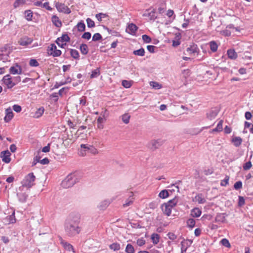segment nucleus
I'll use <instances>...</instances> for the list:
<instances>
[{
  "label": "nucleus",
  "instance_id": "obj_32",
  "mask_svg": "<svg viewBox=\"0 0 253 253\" xmlns=\"http://www.w3.org/2000/svg\"><path fill=\"white\" fill-rule=\"evenodd\" d=\"M122 120L125 124H128L129 122L130 115L128 113H125L121 116Z\"/></svg>",
  "mask_w": 253,
  "mask_h": 253
},
{
  "label": "nucleus",
  "instance_id": "obj_60",
  "mask_svg": "<svg viewBox=\"0 0 253 253\" xmlns=\"http://www.w3.org/2000/svg\"><path fill=\"white\" fill-rule=\"evenodd\" d=\"M252 166V163L250 161L249 162H248L247 163H246L244 165H243V169L244 170H248L249 169H250L251 168Z\"/></svg>",
  "mask_w": 253,
  "mask_h": 253
},
{
  "label": "nucleus",
  "instance_id": "obj_55",
  "mask_svg": "<svg viewBox=\"0 0 253 253\" xmlns=\"http://www.w3.org/2000/svg\"><path fill=\"white\" fill-rule=\"evenodd\" d=\"M234 188L238 190L242 188V182L241 181H238L235 182V183L234 185Z\"/></svg>",
  "mask_w": 253,
  "mask_h": 253
},
{
  "label": "nucleus",
  "instance_id": "obj_22",
  "mask_svg": "<svg viewBox=\"0 0 253 253\" xmlns=\"http://www.w3.org/2000/svg\"><path fill=\"white\" fill-rule=\"evenodd\" d=\"M218 114V112L216 110H210L207 114V117L209 120H212L215 118L217 115Z\"/></svg>",
  "mask_w": 253,
  "mask_h": 253
},
{
  "label": "nucleus",
  "instance_id": "obj_9",
  "mask_svg": "<svg viewBox=\"0 0 253 253\" xmlns=\"http://www.w3.org/2000/svg\"><path fill=\"white\" fill-rule=\"evenodd\" d=\"M56 7L59 12H64L66 14H69L71 12L69 8L63 3H57Z\"/></svg>",
  "mask_w": 253,
  "mask_h": 253
},
{
  "label": "nucleus",
  "instance_id": "obj_39",
  "mask_svg": "<svg viewBox=\"0 0 253 253\" xmlns=\"http://www.w3.org/2000/svg\"><path fill=\"white\" fill-rule=\"evenodd\" d=\"M25 0H16L13 3V7L14 8H16L21 5L25 4Z\"/></svg>",
  "mask_w": 253,
  "mask_h": 253
},
{
  "label": "nucleus",
  "instance_id": "obj_13",
  "mask_svg": "<svg viewBox=\"0 0 253 253\" xmlns=\"http://www.w3.org/2000/svg\"><path fill=\"white\" fill-rule=\"evenodd\" d=\"M186 51L189 54L198 53L199 52V49L197 44L192 43L189 45V47L187 48Z\"/></svg>",
  "mask_w": 253,
  "mask_h": 253
},
{
  "label": "nucleus",
  "instance_id": "obj_36",
  "mask_svg": "<svg viewBox=\"0 0 253 253\" xmlns=\"http://www.w3.org/2000/svg\"><path fill=\"white\" fill-rule=\"evenodd\" d=\"M169 196V191L167 190H163L159 194V197L162 199H165Z\"/></svg>",
  "mask_w": 253,
  "mask_h": 253
},
{
  "label": "nucleus",
  "instance_id": "obj_23",
  "mask_svg": "<svg viewBox=\"0 0 253 253\" xmlns=\"http://www.w3.org/2000/svg\"><path fill=\"white\" fill-rule=\"evenodd\" d=\"M5 222L7 224L13 223L16 222V219L15 217V212L13 211L12 214L9 216H7L5 219Z\"/></svg>",
  "mask_w": 253,
  "mask_h": 253
},
{
  "label": "nucleus",
  "instance_id": "obj_48",
  "mask_svg": "<svg viewBox=\"0 0 253 253\" xmlns=\"http://www.w3.org/2000/svg\"><path fill=\"white\" fill-rule=\"evenodd\" d=\"M229 176L228 175H226L224 179L222 180H221L220 185L222 186H225L229 183Z\"/></svg>",
  "mask_w": 253,
  "mask_h": 253
},
{
  "label": "nucleus",
  "instance_id": "obj_25",
  "mask_svg": "<svg viewBox=\"0 0 253 253\" xmlns=\"http://www.w3.org/2000/svg\"><path fill=\"white\" fill-rule=\"evenodd\" d=\"M194 200L197 202L199 204H204L206 202V200L203 197L202 194H198L195 198Z\"/></svg>",
  "mask_w": 253,
  "mask_h": 253
},
{
  "label": "nucleus",
  "instance_id": "obj_44",
  "mask_svg": "<svg viewBox=\"0 0 253 253\" xmlns=\"http://www.w3.org/2000/svg\"><path fill=\"white\" fill-rule=\"evenodd\" d=\"M150 85L155 89H160L162 87V85L156 82H150Z\"/></svg>",
  "mask_w": 253,
  "mask_h": 253
},
{
  "label": "nucleus",
  "instance_id": "obj_26",
  "mask_svg": "<svg viewBox=\"0 0 253 253\" xmlns=\"http://www.w3.org/2000/svg\"><path fill=\"white\" fill-rule=\"evenodd\" d=\"M232 142L235 147H239L242 142V139L240 137H234L232 139Z\"/></svg>",
  "mask_w": 253,
  "mask_h": 253
},
{
  "label": "nucleus",
  "instance_id": "obj_6",
  "mask_svg": "<svg viewBox=\"0 0 253 253\" xmlns=\"http://www.w3.org/2000/svg\"><path fill=\"white\" fill-rule=\"evenodd\" d=\"M47 53L48 55H51L53 57H58L61 54V51L57 49V47L54 44H51L48 46Z\"/></svg>",
  "mask_w": 253,
  "mask_h": 253
},
{
  "label": "nucleus",
  "instance_id": "obj_62",
  "mask_svg": "<svg viewBox=\"0 0 253 253\" xmlns=\"http://www.w3.org/2000/svg\"><path fill=\"white\" fill-rule=\"evenodd\" d=\"M168 236L169 238L172 241H173L177 238V236L176 235H175L174 233H171V232H169L168 234Z\"/></svg>",
  "mask_w": 253,
  "mask_h": 253
},
{
  "label": "nucleus",
  "instance_id": "obj_31",
  "mask_svg": "<svg viewBox=\"0 0 253 253\" xmlns=\"http://www.w3.org/2000/svg\"><path fill=\"white\" fill-rule=\"evenodd\" d=\"M227 55L228 57L231 59H235L237 57V54L234 49H228Z\"/></svg>",
  "mask_w": 253,
  "mask_h": 253
},
{
  "label": "nucleus",
  "instance_id": "obj_50",
  "mask_svg": "<svg viewBox=\"0 0 253 253\" xmlns=\"http://www.w3.org/2000/svg\"><path fill=\"white\" fill-rule=\"evenodd\" d=\"M122 85L126 88H129L132 85L131 82L126 80H123L122 83Z\"/></svg>",
  "mask_w": 253,
  "mask_h": 253
},
{
  "label": "nucleus",
  "instance_id": "obj_20",
  "mask_svg": "<svg viewBox=\"0 0 253 253\" xmlns=\"http://www.w3.org/2000/svg\"><path fill=\"white\" fill-rule=\"evenodd\" d=\"M226 214L224 213H218L215 218V221L216 222H224L226 219Z\"/></svg>",
  "mask_w": 253,
  "mask_h": 253
},
{
  "label": "nucleus",
  "instance_id": "obj_4",
  "mask_svg": "<svg viewBox=\"0 0 253 253\" xmlns=\"http://www.w3.org/2000/svg\"><path fill=\"white\" fill-rule=\"evenodd\" d=\"M35 179L36 177L34 175V173L33 172L29 173L22 180V186L27 188H31L34 184V182L35 180Z\"/></svg>",
  "mask_w": 253,
  "mask_h": 253
},
{
  "label": "nucleus",
  "instance_id": "obj_53",
  "mask_svg": "<svg viewBox=\"0 0 253 253\" xmlns=\"http://www.w3.org/2000/svg\"><path fill=\"white\" fill-rule=\"evenodd\" d=\"M86 23L88 28H92L95 26L94 22L89 18L86 19Z\"/></svg>",
  "mask_w": 253,
  "mask_h": 253
},
{
  "label": "nucleus",
  "instance_id": "obj_17",
  "mask_svg": "<svg viewBox=\"0 0 253 253\" xmlns=\"http://www.w3.org/2000/svg\"><path fill=\"white\" fill-rule=\"evenodd\" d=\"M161 209L163 213L167 216H169L171 213L172 208L167 203L163 204L161 206Z\"/></svg>",
  "mask_w": 253,
  "mask_h": 253
},
{
  "label": "nucleus",
  "instance_id": "obj_3",
  "mask_svg": "<svg viewBox=\"0 0 253 253\" xmlns=\"http://www.w3.org/2000/svg\"><path fill=\"white\" fill-rule=\"evenodd\" d=\"M12 51L11 48L8 45H5L0 49V61L3 62L10 61L9 54Z\"/></svg>",
  "mask_w": 253,
  "mask_h": 253
},
{
  "label": "nucleus",
  "instance_id": "obj_15",
  "mask_svg": "<svg viewBox=\"0 0 253 253\" xmlns=\"http://www.w3.org/2000/svg\"><path fill=\"white\" fill-rule=\"evenodd\" d=\"M33 42V40L27 37H24L20 39L18 43L22 46H27Z\"/></svg>",
  "mask_w": 253,
  "mask_h": 253
},
{
  "label": "nucleus",
  "instance_id": "obj_43",
  "mask_svg": "<svg viewBox=\"0 0 253 253\" xmlns=\"http://www.w3.org/2000/svg\"><path fill=\"white\" fill-rule=\"evenodd\" d=\"M125 252L126 253H134L135 250L132 245L130 244H128L126 245V247L125 249Z\"/></svg>",
  "mask_w": 253,
  "mask_h": 253
},
{
  "label": "nucleus",
  "instance_id": "obj_45",
  "mask_svg": "<svg viewBox=\"0 0 253 253\" xmlns=\"http://www.w3.org/2000/svg\"><path fill=\"white\" fill-rule=\"evenodd\" d=\"M110 248L114 251H118L120 249V245L118 243H113L109 246Z\"/></svg>",
  "mask_w": 253,
  "mask_h": 253
},
{
  "label": "nucleus",
  "instance_id": "obj_2",
  "mask_svg": "<svg viewBox=\"0 0 253 253\" xmlns=\"http://www.w3.org/2000/svg\"><path fill=\"white\" fill-rule=\"evenodd\" d=\"M21 80V77L19 76L12 78L9 74H7L3 77L1 81L7 88H11L20 82Z\"/></svg>",
  "mask_w": 253,
  "mask_h": 253
},
{
  "label": "nucleus",
  "instance_id": "obj_1",
  "mask_svg": "<svg viewBox=\"0 0 253 253\" xmlns=\"http://www.w3.org/2000/svg\"><path fill=\"white\" fill-rule=\"evenodd\" d=\"M81 217L78 213H71L66 219L65 230L70 237H74L80 233L81 227L79 226Z\"/></svg>",
  "mask_w": 253,
  "mask_h": 253
},
{
  "label": "nucleus",
  "instance_id": "obj_42",
  "mask_svg": "<svg viewBox=\"0 0 253 253\" xmlns=\"http://www.w3.org/2000/svg\"><path fill=\"white\" fill-rule=\"evenodd\" d=\"M77 26L78 30L80 32H84L85 30V25L83 21L78 23Z\"/></svg>",
  "mask_w": 253,
  "mask_h": 253
},
{
  "label": "nucleus",
  "instance_id": "obj_33",
  "mask_svg": "<svg viewBox=\"0 0 253 253\" xmlns=\"http://www.w3.org/2000/svg\"><path fill=\"white\" fill-rule=\"evenodd\" d=\"M80 49L81 53L84 55H86L88 52V48L86 44H82L80 45Z\"/></svg>",
  "mask_w": 253,
  "mask_h": 253
},
{
  "label": "nucleus",
  "instance_id": "obj_8",
  "mask_svg": "<svg viewBox=\"0 0 253 253\" xmlns=\"http://www.w3.org/2000/svg\"><path fill=\"white\" fill-rule=\"evenodd\" d=\"M9 72L12 75H20L22 74V69L20 65L16 63L9 68Z\"/></svg>",
  "mask_w": 253,
  "mask_h": 253
},
{
  "label": "nucleus",
  "instance_id": "obj_56",
  "mask_svg": "<svg viewBox=\"0 0 253 253\" xmlns=\"http://www.w3.org/2000/svg\"><path fill=\"white\" fill-rule=\"evenodd\" d=\"M142 39L144 42L146 43H150L151 42V38L147 35H142Z\"/></svg>",
  "mask_w": 253,
  "mask_h": 253
},
{
  "label": "nucleus",
  "instance_id": "obj_34",
  "mask_svg": "<svg viewBox=\"0 0 253 253\" xmlns=\"http://www.w3.org/2000/svg\"><path fill=\"white\" fill-rule=\"evenodd\" d=\"M209 45L211 50L213 52H215L217 51L218 48V45L215 41H211L209 42Z\"/></svg>",
  "mask_w": 253,
  "mask_h": 253
},
{
  "label": "nucleus",
  "instance_id": "obj_41",
  "mask_svg": "<svg viewBox=\"0 0 253 253\" xmlns=\"http://www.w3.org/2000/svg\"><path fill=\"white\" fill-rule=\"evenodd\" d=\"M133 53L135 55L143 56L145 54V50L143 48H141L138 50L133 51Z\"/></svg>",
  "mask_w": 253,
  "mask_h": 253
},
{
  "label": "nucleus",
  "instance_id": "obj_40",
  "mask_svg": "<svg viewBox=\"0 0 253 253\" xmlns=\"http://www.w3.org/2000/svg\"><path fill=\"white\" fill-rule=\"evenodd\" d=\"M178 202V199L176 197L173 198L172 200H170L168 202H167V204H168L169 206L171 207V208L174 207L176 206Z\"/></svg>",
  "mask_w": 253,
  "mask_h": 253
},
{
  "label": "nucleus",
  "instance_id": "obj_64",
  "mask_svg": "<svg viewBox=\"0 0 253 253\" xmlns=\"http://www.w3.org/2000/svg\"><path fill=\"white\" fill-rule=\"evenodd\" d=\"M84 39L89 40L91 38V34L89 32H85L82 36Z\"/></svg>",
  "mask_w": 253,
  "mask_h": 253
},
{
  "label": "nucleus",
  "instance_id": "obj_38",
  "mask_svg": "<svg viewBox=\"0 0 253 253\" xmlns=\"http://www.w3.org/2000/svg\"><path fill=\"white\" fill-rule=\"evenodd\" d=\"M44 111V109L43 107H42L39 108L36 112L34 117L38 118L41 117L43 114Z\"/></svg>",
  "mask_w": 253,
  "mask_h": 253
},
{
  "label": "nucleus",
  "instance_id": "obj_29",
  "mask_svg": "<svg viewBox=\"0 0 253 253\" xmlns=\"http://www.w3.org/2000/svg\"><path fill=\"white\" fill-rule=\"evenodd\" d=\"M71 56L75 59L79 60L80 58L79 53L78 50L74 49H71L70 50Z\"/></svg>",
  "mask_w": 253,
  "mask_h": 253
},
{
  "label": "nucleus",
  "instance_id": "obj_35",
  "mask_svg": "<svg viewBox=\"0 0 253 253\" xmlns=\"http://www.w3.org/2000/svg\"><path fill=\"white\" fill-rule=\"evenodd\" d=\"M144 16H148L149 17L150 20H155L157 18V16L156 15V13L154 10H152L149 12L145 13L144 14Z\"/></svg>",
  "mask_w": 253,
  "mask_h": 253
},
{
  "label": "nucleus",
  "instance_id": "obj_10",
  "mask_svg": "<svg viewBox=\"0 0 253 253\" xmlns=\"http://www.w3.org/2000/svg\"><path fill=\"white\" fill-rule=\"evenodd\" d=\"M138 30V27L133 23H130L128 24L126 28V32L132 35H135L136 31Z\"/></svg>",
  "mask_w": 253,
  "mask_h": 253
},
{
  "label": "nucleus",
  "instance_id": "obj_57",
  "mask_svg": "<svg viewBox=\"0 0 253 253\" xmlns=\"http://www.w3.org/2000/svg\"><path fill=\"white\" fill-rule=\"evenodd\" d=\"M107 16V15L103 13H99L96 14L95 17L98 19V21H101L102 20V18Z\"/></svg>",
  "mask_w": 253,
  "mask_h": 253
},
{
  "label": "nucleus",
  "instance_id": "obj_61",
  "mask_svg": "<svg viewBox=\"0 0 253 253\" xmlns=\"http://www.w3.org/2000/svg\"><path fill=\"white\" fill-rule=\"evenodd\" d=\"M145 242H146L144 239H143V238H140L137 240L136 243L138 245V246L141 247L145 245Z\"/></svg>",
  "mask_w": 253,
  "mask_h": 253
},
{
  "label": "nucleus",
  "instance_id": "obj_27",
  "mask_svg": "<svg viewBox=\"0 0 253 253\" xmlns=\"http://www.w3.org/2000/svg\"><path fill=\"white\" fill-rule=\"evenodd\" d=\"M201 211L197 208L193 209L191 211V215L194 217H199L201 215Z\"/></svg>",
  "mask_w": 253,
  "mask_h": 253
},
{
  "label": "nucleus",
  "instance_id": "obj_46",
  "mask_svg": "<svg viewBox=\"0 0 253 253\" xmlns=\"http://www.w3.org/2000/svg\"><path fill=\"white\" fill-rule=\"evenodd\" d=\"M100 75V70L99 68H97L95 70H93L91 72V74L90 75L91 78H94L97 77Z\"/></svg>",
  "mask_w": 253,
  "mask_h": 253
},
{
  "label": "nucleus",
  "instance_id": "obj_52",
  "mask_svg": "<svg viewBox=\"0 0 253 253\" xmlns=\"http://www.w3.org/2000/svg\"><path fill=\"white\" fill-rule=\"evenodd\" d=\"M187 224L188 227L193 228L195 225V221L193 218H190L187 220Z\"/></svg>",
  "mask_w": 253,
  "mask_h": 253
},
{
  "label": "nucleus",
  "instance_id": "obj_28",
  "mask_svg": "<svg viewBox=\"0 0 253 253\" xmlns=\"http://www.w3.org/2000/svg\"><path fill=\"white\" fill-rule=\"evenodd\" d=\"M223 123V120H220L218 122L216 127L215 128L212 129L211 130V132H220V131H221L222 130V129H223V127H222Z\"/></svg>",
  "mask_w": 253,
  "mask_h": 253
},
{
  "label": "nucleus",
  "instance_id": "obj_21",
  "mask_svg": "<svg viewBox=\"0 0 253 253\" xmlns=\"http://www.w3.org/2000/svg\"><path fill=\"white\" fill-rule=\"evenodd\" d=\"M111 202V201L108 200H104L99 203V204L98 205V208L100 210H104L108 207Z\"/></svg>",
  "mask_w": 253,
  "mask_h": 253
},
{
  "label": "nucleus",
  "instance_id": "obj_54",
  "mask_svg": "<svg viewBox=\"0 0 253 253\" xmlns=\"http://www.w3.org/2000/svg\"><path fill=\"white\" fill-rule=\"evenodd\" d=\"M29 65L32 67H38L39 65V64L37 60L32 59L29 61Z\"/></svg>",
  "mask_w": 253,
  "mask_h": 253
},
{
  "label": "nucleus",
  "instance_id": "obj_30",
  "mask_svg": "<svg viewBox=\"0 0 253 253\" xmlns=\"http://www.w3.org/2000/svg\"><path fill=\"white\" fill-rule=\"evenodd\" d=\"M160 238V235L156 233L152 234L151 236L152 241L154 245H156L159 242Z\"/></svg>",
  "mask_w": 253,
  "mask_h": 253
},
{
  "label": "nucleus",
  "instance_id": "obj_5",
  "mask_svg": "<svg viewBox=\"0 0 253 253\" xmlns=\"http://www.w3.org/2000/svg\"><path fill=\"white\" fill-rule=\"evenodd\" d=\"M76 178L75 176L70 174L62 181V186L63 187L68 188L73 186L76 183Z\"/></svg>",
  "mask_w": 253,
  "mask_h": 253
},
{
  "label": "nucleus",
  "instance_id": "obj_37",
  "mask_svg": "<svg viewBox=\"0 0 253 253\" xmlns=\"http://www.w3.org/2000/svg\"><path fill=\"white\" fill-rule=\"evenodd\" d=\"M25 17L29 21L32 20L33 12L31 10H27L25 11Z\"/></svg>",
  "mask_w": 253,
  "mask_h": 253
},
{
  "label": "nucleus",
  "instance_id": "obj_18",
  "mask_svg": "<svg viewBox=\"0 0 253 253\" xmlns=\"http://www.w3.org/2000/svg\"><path fill=\"white\" fill-rule=\"evenodd\" d=\"M70 38L67 34L63 35L62 37L58 38L57 40L56 43L59 45L62 46L63 42H67L69 41Z\"/></svg>",
  "mask_w": 253,
  "mask_h": 253
},
{
  "label": "nucleus",
  "instance_id": "obj_14",
  "mask_svg": "<svg viewBox=\"0 0 253 253\" xmlns=\"http://www.w3.org/2000/svg\"><path fill=\"white\" fill-rule=\"evenodd\" d=\"M134 194L132 192H129L128 194V198L126 200L125 203L123 205L124 208H126L131 205L134 200Z\"/></svg>",
  "mask_w": 253,
  "mask_h": 253
},
{
  "label": "nucleus",
  "instance_id": "obj_11",
  "mask_svg": "<svg viewBox=\"0 0 253 253\" xmlns=\"http://www.w3.org/2000/svg\"><path fill=\"white\" fill-rule=\"evenodd\" d=\"M192 243V241L190 240H184L182 241L181 243V253H183L186 252L187 249L191 245Z\"/></svg>",
  "mask_w": 253,
  "mask_h": 253
},
{
  "label": "nucleus",
  "instance_id": "obj_59",
  "mask_svg": "<svg viewBox=\"0 0 253 253\" xmlns=\"http://www.w3.org/2000/svg\"><path fill=\"white\" fill-rule=\"evenodd\" d=\"M245 204V199L243 197L239 196V201H238V206L240 207H242Z\"/></svg>",
  "mask_w": 253,
  "mask_h": 253
},
{
  "label": "nucleus",
  "instance_id": "obj_12",
  "mask_svg": "<svg viewBox=\"0 0 253 253\" xmlns=\"http://www.w3.org/2000/svg\"><path fill=\"white\" fill-rule=\"evenodd\" d=\"M14 117L13 113L10 107H8L5 110V116L4 118L5 122L8 123Z\"/></svg>",
  "mask_w": 253,
  "mask_h": 253
},
{
  "label": "nucleus",
  "instance_id": "obj_58",
  "mask_svg": "<svg viewBox=\"0 0 253 253\" xmlns=\"http://www.w3.org/2000/svg\"><path fill=\"white\" fill-rule=\"evenodd\" d=\"M102 39V36L99 33H96L94 34L92 37L93 41H97Z\"/></svg>",
  "mask_w": 253,
  "mask_h": 253
},
{
  "label": "nucleus",
  "instance_id": "obj_49",
  "mask_svg": "<svg viewBox=\"0 0 253 253\" xmlns=\"http://www.w3.org/2000/svg\"><path fill=\"white\" fill-rule=\"evenodd\" d=\"M250 128V131L251 133L253 134V124L248 122H245V128Z\"/></svg>",
  "mask_w": 253,
  "mask_h": 253
},
{
  "label": "nucleus",
  "instance_id": "obj_47",
  "mask_svg": "<svg viewBox=\"0 0 253 253\" xmlns=\"http://www.w3.org/2000/svg\"><path fill=\"white\" fill-rule=\"evenodd\" d=\"M221 244L225 247L230 248L231 247L229 241L225 238L222 239L220 241Z\"/></svg>",
  "mask_w": 253,
  "mask_h": 253
},
{
  "label": "nucleus",
  "instance_id": "obj_16",
  "mask_svg": "<svg viewBox=\"0 0 253 253\" xmlns=\"http://www.w3.org/2000/svg\"><path fill=\"white\" fill-rule=\"evenodd\" d=\"M10 153L8 151H4L1 152L0 157L3 162L9 163L10 162Z\"/></svg>",
  "mask_w": 253,
  "mask_h": 253
},
{
  "label": "nucleus",
  "instance_id": "obj_19",
  "mask_svg": "<svg viewBox=\"0 0 253 253\" xmlns=\"http://www.w3.org/2000/svg\"><path fill=\"white\" fill-rule=\"evenodd\" d=\"M34 5L37 6L45 8L48 10H51L52 9L51 7L49 5V2H48L42 3V1H37L34 2Z\"/></svg>",
  "mask_w": 253,
  "mask_h": 253
},
{
  "label": "nucleus",
  "instance_id": "obj_7",
  "mask_svg": "<svg viewBox=\"0 0 253 253\" xmlns=\"http://www.w3.org/2000/svg\"><path fill=\"white\" fill-rule=\"evenodd\" d=\"M164 143V141L159 139L157 140H152L149 143V147L152 151H155L161 146Z\"/></svg>",
  "mask_w": 253,
  "mask_h": 253
},
{
  "label": "nucleus",
  "instance_id": "obj_51",
  "mask_svg": "<svg viewBox=\"0 0 253 253\" xmlns=\"http://www.w3.org/2000/svg\"><path fill=\"white\" fill-rule=\"evenodd\" d=\"M64 247L66 250L69 251H73V253H75L74 248H73V246L71 245V244H68L67 243H65L64 244Z\"/></svg>",
  "mask_w": 253,
  "mask_h": 253
},
{
  "label": "nucleus",
  "instance_id": "obj_24",
  "mask_svg": "<svg viewBox=\"0 0 253 253\" xmlns=\"http://www.w3.org/2000/svg\"><path fill=\"white\" fill-rule=\"evenodd\" d=\"M53 24L57 27H60L62 26V23L59 18L56 15H53L51 18Z\"/></svg>",
  "mask_w": 253,
  "mask_h": 253
},
{
  "label": "nucleus",
  "instance_id": "obj_63",
  "mask_svg": "<svg viewBox=\"0 0 253 253\" xmlns=\"http://www.w3.org/2000/svg\"><path fill=\"white\" fill-rule=\"evenodd\" d=\"M13 109L16 112L19 113L21 111L22 108L20 106L15 104L13 106Z\"/></svg>",
  "mask_w": 253,
  "mask_h": 253
}]
</instances>
